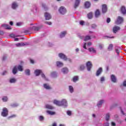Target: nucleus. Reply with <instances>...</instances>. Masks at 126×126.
Listing matches in <instances>:
<instances>
[{"mask_svg": "<svg viewBox=\"0 0 126 126\" xmlns=\"http://www.w3.org/2000/svg\"><path fill=\"white\" fill-rule=\"evenodd\" d=\"M53 103L59 107L62 106H64V107H66L67 106V101H66V100L64 99H63L61 101L57 100H54Z\"/></svg>", "mask_w": 126, "mask_h": 126, "instance_id": "1", "label": "nucleus"}, {"mask_svg": "<svg viewBox=\"0 0 126 126\" xmlns=\"http://www.w3.org/2000/svg\"><path fill=\"white\" fill-rule=\"evenodd\" d=\"M59 57L60 58V59H62V60H63L64 61H68L69 62H71V60L69 58H67L66 56L63 54V53H59Z\"/></svg>", "mask_w": 126, "mask_h": 126, "instance_id": "2", "label": "nucleus"}, {"mask_svg": "<svg viewBox=\"0 0 126 126\" xmlns=\"http://www.w3.org/2000/svg\"><path fill=\"white\" fill-rule=\"evenodd\" d=\"M8 115V110L7 108L4 107L2 109V112H1V116L2 117H7Z\"/></svg>", "mask_w": 126, "mask_h": 126, "instance_id": "3", "label": "nucleus"}, {"mask_svg": "<svg viewBox=\"0 0 126 126\" xmlns=\"http://www.w3.org/2000/svg\"><path fill=\"white\" fill-rule=\"evenodd\" d=\"M124 21V19L123 17L121 16H118L117 21L115 22L116 24L117 25H119V24H121V23H123Z\"/></svg>", "mask_w": 126, "mask_h": 126, "instance_id": "4", "label": "nucleus"}, {"mask_svg": "<svg viewBox=\"0 0 126 126\" xmlns=\"http://www.w3.org/2000/svg\"><path fill=\"white\" fill-rule=\"evenodd\" d=\"M59 12L61 14H65L66 13V9L63 6H61L59 9Z\"/></svg>", "mask_w": 126, "mask_h": 126, "instance_id": "5", "label": "nucleus"}, {"mask_svg": "<svg viewBox=\"0 0 126 126\" xmlns=\"http://www.w3.org/2000/svg\"><path fill=\"white\" fill-rule=\"evenodd\" d=\"M86 66L88 70L90 71V70H91V68H92V63H91L90 61L86 63Z\"/></svg>", "mask_w": 126, "mask_h": 126, "instance_id": "6", "label": "nucleus"}, {"mask_svg": "<svg viewBox=\"0 0 126 126\" xmlns=\"http://www.w3.org/2000/svg\"><path fill=\"white\" fill-rule=\"evenodd\" d=\"M108 11V8L107 7V5L103 4L102 5V13H106Z\"/></svg>", "mask_w": 126, "mask_h": 126, "instance_id": "7", "label": "nucleus"}, {"mask_svg": "<svg viewBox=\"0 0 126 126\" xmlns=\"http://www.w3.org/2000/svg\"><path fill=\"white\" fill-rule=\"evenodd\" d=\"M121 28H120V27L118 26H115L113 28V33H114L115 34H116V33H117V32H118V31H119V30H120Z\"/></svg>", "mask_w": 126, "mask_h": 126, "instance_id": "8", "label": "nucleus"}, {"mask_svg": "<svg viewBox=\"0 0 126 126\" xmlns=\"http://www.w3.org/2000/svg\"><path fill=\"white\" fill-rule=\"evenodd\" d=\"M44 16L46 20H50V19L52 18V16H51V14H50V13L48 12L45 13Z\"/></svg>", "mask_w": 126, "mask_h": 126, "instance_id": "9", "label": "nucleus"}, {"mask_svg": "<svg viewBox=\"0 0 126 126\" xmlns=\"http://www.w3.org/2000/svg\"><path fill=\"white\" fill-rule=\"evenodd\" d=\"M102 72H103V69L102 68V67H99L96 71V76H99V75H100V74H101Z\"/></svg>", "mask_w": 126, "mask_h": 126, "instance_id": "10", "label": "nucleus"}, {"mask_svg": "<svg viewBox=\"0 0 126 126\" xmlns=\"http://www.w3.org/2000/svg\"><path fill=\"white\" fill-rule=\"evenodd\" d=\"M11 7L12 9H16L18 7V4H17V2H13L12 3Z\"/></svg>", "mask_w": 126, "mask_h": 126, "instance_id": "11", "label": "nucleus"}, {"mask_svg": "<svg viewBox=\"0 0 126 126\" xmlns=\"http://www.w3.org/2000/svg\"><path fill=\"white\" fill-rule=\"evenodd\" d=\"M30 31H39L40 28L37 27H33L32 28H30Z\"/></svg>", "mask_w": 126, "mask_h": 126, "instance_id": "12", "label": "nucleus"}, {"mask_svg": "<svg viewBox=\"0 0 126 126\" xmlns=\"http://www.w3.org/2000/svg\"><path fill=\"white\" fill-rule=\"evenodd\" d=\"M79 3H80V0H75V4L74 5V8H77L78 5H79Z\"/></svg>", "mask_w": 126, "mask_h": 126, "instance_id": "13", "label": "nucleus"}, {"mask_svg": "<svg viewBox=\"0 0 126 126\" xmlns=\"http://www.w3.org/2000/svg\"><path fill=\"white\" fill-rule=\"evenodd\" d=\"M34 73L36 76H39L41 73H42V70L39 69H36L34 71Z\"/></svg>", "mask_w": 126, "mask_h": 126, "instance_id": "14", "label": "nucleus"}, {"mask_svg": "<svg viewBox=\"0 0 126 126\" xmlns=\"http://www.w3.org/2000/svg\"><path fill=\"white\" fill-rule=\"evenodd\" d=\"M29 45V43H19L16 44V46H17V47H21V46H26Z\"/></svg>", "mask_w": 126, "mask_h": 126, "instance_id": "15", "label": "nucleus"}, {"mask_svg": "<svg viewBox=\"0 0 126 126\" xmlns=\"http://www.w3.org/2000/svg\"><path fill=\"white\" fill-rule=\"evenodd\" d=\"M43 87L47 90H50L52 89V88L49 85H48L47 84H44Z\"/></svg>", "mask_w": 126, "mask_h": 126, "instance_id": "16", "label": "nucleus"}, {"mask_svg": "<svg viewBox=\"0 0 126 126\" xmlns=\"http://www.w3.org/2000/svg\"><path fill=\"white\" fill-rule=\"evenodd\" d=\"M100 14L101 13L100 12V10L99 9H96V10L95 12V17H99Z\"/></svg>", "mask_w": 126, "mask_h": 126, "instance_id": "17", "label": "nucleus"}, {"mask_svg": "<svg viewBox=\"0 0 126 126\" xmlns=\"http://www.w3.org/2000/svg\"><path fill=\"white\" fill-rule=\"evenodd\" d=\"M91 5V3L89 1H86L85 3V7H86V8H89Z\"/></svg>", "mask_w": 126, "mask_h": 126, "instance_id": "18", "label": "nucleus"}, {"mask_svg": "<svg viewBox=\"0 0 126 126\" xmlns=\"http://www.w3.org/2000/svg\"><path fill=\"white\" fill-rule=\"evenodd\" d=\"M126 7L124 6H122L121 8V11L122 13H123V14H126Z\"/></svg>", "mask_w": 126, "mask_h": 126, "instance_id": "19", "label": "nucleus"}, {"mask_svg": "<svg viewBox=\"0 0 126 126\" xmlns=\"http://www.w3.org/2000/svg\"><path fill=\"white\" fill-rule=\"evenodd\" d=\"M1 26L7 30L11 29V28H10V26H9L8 25H2Z\"/></svg>", "mask_w": 126, "mask_h": 126, "instance_id": "20", "label": "nucleus"}, {"mask_svg": "<svg viewBox=\"0 0 126 126\" xmlns=\"http://www.w3.org/2000/svg\"><path fill=\"white\" fill-rule=\"evenodd\" d=\"M111 81L112 82H116L117 78H116V76L114 75H112L111 77Z\"/></svg>", "mask_w": 126, "mask_h": 126, "instance_id": "21", "label": "nucleus"}, {"mask_svg": "<svg viewBox=\"0 0 126 126\" xmlns=\"http://www.w3.org/2000/svg\"><path fill=\"white\" fill-rule=\"evenodd\" d=\"M66 34V31H63L61 32L60 34V38H63L65 36V34Z\"/></svg>", "mask_w": 126, "mask_h": 126, "instance_id": "22", "label": "nucleus"}, {"mask_svg": "<svg viewBox=\"0 0 126 126\" xmlns=\"http://www.w3.org/2000/svg\"><path fill=\"white\" fill-rule=\"evenodd\" d=\"M12 72L14 74H16L17 73V66H15L13 68Z\"/></svg>", "mask_w": 126, "mask_h": 126, "instance_id": "23", "label": "nucleus"}, {"mask_svg": "<svg viewBox=\"0 0 126 126\" xmlns=\"http://www.w3.org/2000/svg\"><path fill=\"white\" fill-rule=\"evenodd\" d=\"M88 50L89 51V52H92L94 54L96 53V50L93 47L89 48L88 49Z\"/></svg>", "mask_w": 126, "mask_h": 126, "instance_id": "24", "label": "nucleus"}, {"mask_svg": "<svg viewBox=\"0 0 126 126\" xmlns=\"http://www.w3.org/2000/svg\"><path fill=\"white\" fill-rule=\"evenodd\" d=\"M46 108L47 109H49V110H53V109H54V107L50 104H46Z\"/></svg>", "mask_w": 126, "mask_h": 126, "instance_id": "25", "label": "nucleus"}, {"mask_svg": "<svg viewBox=\"0 0 126 126\" xmlns=\"http://www.w3.org/2000/svg\"><path fill=\"white\" fill-rule=\"evenodd\" d=\"M56 64L57 66H59V67H61V66H63V63H61L60 62H57L56 63Z\"/></svg>", "mask_w": 126, "mask_h": 126, "instance_id": "26", "label": "nucleus"}, {"mask_svg": "<svg viewBox=\"0 0 126 126\" xmlns=\"http://www.w3.org/2000/svg\"><path fill=\"white\" fill-rule=\"evenodd\" d=\"M62 72L63 73H67L68 72V69L67 68H63L62 69Z\"/></svg>", "mask_w": 126, "mask_h": 126, "instance_id": "27", "label": "nucleus"}, {"mask_svg": "<svg viewBox=\"0 0 126 126\" xmlns=\"http://www.w3.org/2000/svg\"><path fill=\"white\" fill-rule=\"evenodd\" d=\"M113 47V44H110L108 47V51H112Z\"/></svg>", "mask_w": 126, "mask_h": 126, "instance_id": "28", "label": "nucleus"}, {"mask_svg": "<svg viewBox=\"0 0 126 126\" xmlns=\"http://www.w3.org/2000/svg\"><path fill=\"white\" fill-rule=\"evenodd\" d=\"M10 83H15L16 82V80L15 78H11L9 80Z\"/></svg>", "mask_w": 126, "mask_h": 126, "instance_id": "29", "label": "nucleus"}, {"mask_svg": "<svg viewBox=\"0 0 126 126\" xmlns=\"http://www.w3.org/2000/svg\"><path fill=\"white\" fill-rule=\"evenodd\" d=\"M73 82H76L78 80V76H75L73 77V79H72Z\"/></svg>", "mask_w": 126, "mask_h": 126, "instance_id": "30", "label": "nucleus"}, {"mask_svg": "<svg viewBox=\"0 0 126 126\" xmlns=\"http://www.w3.org/2000/svg\"><path fill=\"white\" fill-rule=\"evenodd\" d=\"M84 41H88V40H91V37L89 35H87L84 38Z\"/></svg>", "mask_w": 126, "mask_h": 126, "instance_id": "31", "label": "nucleus"}, {"mask_svg": "<svg viewBox=\"0 0 126 126\" xmlns=\"http://www.w3.org/2000/svg\"><path fill=\"white\" fill-rule=\"evenodd\" d=\"M18 69L19 71H23V67L21 65H19L18 66Z\"/></svg>", "mask_w": 126, "mask_h": 126, "instance_id": "32", "label": "nucleus"}, {"mask_svg": "<svg viewBox=\"0 0 126 126\" xmlns=\"http://www.w3.org/2000/svg\"><path fill=\"white\" fill-rule=\"evenodd\" d=\"M88 17L89 19H91L92 17H93V15L92 14V13H89L88 14Z\"/></svg>", "mask_w": 126, "mask_h": 126, "instance_id": "33", "label": "nucleus"}, {"mask_svg": "<svg viewBox=\"0 0 126 126\" xmlns=\"http://www.w3.org/2000/svg\"><path fill=\"white\" fill-rule=\"evenodd\" d=\"M104 103V100H100L97 104V107H100V106H101V105H102V104H103Z\"/></svg>", "mask_w": 126, "mask_h": 126, "instance_id": "34", "label": "nucleus"}, {"mask_svg": "<svg viewBox=\"0 0 126 126\" xmlns=\"http://www.w3.org/2000/svg\"><path fill=\"white\" fill-rule=\"evenodd\" d=\"M105 120L106 121H109V120H110V114L107 113L106 115V117H105Z\"/></svg>", "mask_w": 126, "mask_h": 126, "instance_id": "35", "label": "nucleus"}, {"mask_svg": "<svg viewBox=\"0 0 126 126\" xmlns=\"http://www.w3.org/2000/svg\"><path fill=\"white\" fill-rule=\"evenodd\" d=\"M69 90L70 93H73V87H72V86H69Z\"/></svg>", "mask_w": 126, "mask_h": 126, "instance_id": "36", "label": "nucleus"}, {"mask_svg": "<svg viewBox=\"0 0 126 126\" xmlns=\"http://www.w3.org/2000/svg\"><path fill=\"white\" fill-rule=\"evenodd\" d=\"M85 69V66H84V65H81L80 66V68H79L80 70H84Z\"/></svg>", "mask_w": 126, "mask_h": 126, "instance_id": "37", "label": "nucleus"}, {"mask_svg": "<svg viewBox=\"0 0 126 126\" xmlns=\"http://www.w3.org/2000/svg\"><path fill=\"white\" fill-rule=\"evenodd\" d=\"M32 31H30V28H29V30H26L24 32L25 34H29L31 32H32Z\"/></svg>", "mask_w": 126, "mask_h": 126, "instance_id": "38", "label": "nucleus"}, {"mask_svg": "<svg viewBox=\"0 0 126 126\" xmlns=\"http://www.w3.org/2000/svg\"><path fill=\"white\" fill-rule=\"evenodd\" d=\"M25 73L26 75H30V70L29 69L26 70Z\"/></svg>", "mask_w": 126, "mask_h": 126, "instance_id": "39", "label": "nucleus"}, {"mask_svg": "<svg viewBox=\"0 0 126 126\" xmlns=\"http://www.w3.org/2000/svg\"><path fill=\"white\" fill-rule=\"evenodd\" d=\"M41 77H42V78H44V79H45V80H46V81H49V79H48V78L46 77V76L44 74H41Z\"/></svg>", "mask_w": 126, "mask_h": 126, "instance_id": "40", "label": "nucleus"}, {"mask_svg": "<svg viewBox=\"0 0 126 126\" xmlns=\"http://www.w3.org/2000/svg\"><path fill=\"white\" fill-rule=\"evenodd\" d=\"M8 99V98H7V97H6V96H4L2 98V100L3 102H6V101H7Z\"/></svg>", "mask_w": 126, "mask_h": 126, "instance_id": "41", "label": "nucleus"}, {"mask_svg": "<svg viewBox=\"0 0 126 126\" xmlns=\"http://www.w3.org/2000/svg\"><path fill=\"white\" fill-rule=\"evenodd\" d=\"M47 113L51 115H55V114H56V113H55L54 112H52L50 111H47Z\"/></svg>", "mask_w": 126, "mask_h": 126, "instance_id": "42", "label": "nucleus"}, {"mask_svg": "<svg viewBox=\"0 0 126 126\" xmlns=\"http://www.w3.org/2000/svg\"><path fill=\"white\" fill-rule=\"evenodd\" d=\"M96 27H97V26L95 24H93L92 25V28H93V29H95Z\"/></svg>", "mask_w": 126, "mask_h": 126, "instance_id": "43", "label": "nucleus"}, {"mask_svg": "<svg viewBox=\"0 0 126 126\" xmlns=\"http://www.w3.org/2000/svg\"><path fill=\"white\" fill-rule=\"evenodd\" d=\"M10 37H11V38H15V34H13V33H11L9 35Z\"/></svg>", "mask_w": 126, "mask_h": 126, "instance_id": "44", "label": "nucleus"}, {"mask_svg": "<svg viewBox=\"0 0 126 126\" xmlns=\"http://www.w3.org/2000/svg\"><path fill=\"white\" fill-rule=\"evenodd\" d=\"M39 119L40 121H44V117H43L42 116H39Z\"/></svg>", "mask_w": 126, "mask_h": 126, "instance_id": "45", "label": "nucleus"}, {"mask_svg": "<svg viewBox=\"0 0 126 126\" xmlns=\"http://www.w3.org/2000/svg\"><path fill=\"white\" fill-rule=\"evenodd\" d=\"M100 81L103 82V81H105V78L104 77H102L100 78Z\"/></svg>", "mask_w": 126, "mask_h": 126, "instance_id": "46", "label": "nucleus"}, {"mask_svg": "<svg viewBox=\"0 0 126 126\" xmlns=\"http://www.w3.org/2000/svg\"><path fill=\"white\" fill-rule=\"evenodd\" d=\"M67 114L68 116H71V111H68L67 112Z\"/></svg>", "mask_w": 126, "mask_h": 126, "instance_id": "47", "label": "nucleus"}, {"mask_svg": "<svg viewBox=\"0 0 126 126\" xmlns=\"http://www.w3.org/2000/svg\"><path fill=\"white\" fill-rule=\"evenodd\" d=\"M115 51L117 55L119 56V55H120V50H119V49H115Z\"/></svg>", "mask_w": 126, "mask_h": 126, "instance_id": "48", "label": "nucleus"}, {"mask_svg": "<svg viewBox=\"0 0 126 126\" xmlns=\"http://www.w3.org/2000/svg\"><path fill=\"white\" fill-rule=\"evenodd\" d=\"M15 117H16V115L15 114H13L11 116L9 117V119H10V118H15Z\"/></svg>", "mask_w": 126, "mask_h": 126, "instance_id": "49", "label": "nucleus"}, {"mask_svg": "<svg viewBox=\"0 0 126 126\" xmlns=\"http://www.w3.org/2000/svg\"><path fill=\"white\" fill-rule=\"evenodd\" d=\"M110 22H111V19L110 18H108L107 19V23H110Z\"/></svg>", "mask_w": 126, "mask_h": 126, "instance_id": "50", "label": "nucleus"}, {"mask_svg": "<svg viewBox=\"0 0 126 126\" xmlns=\"http://www.w3.org/2000/svg\"><path fill=\"white\" fill-rule=\"evenodd\" d=\"M45 23L48 25H52V22H46Z\"/></svg>", "mask_w": 126, "mask_h": 126, "instance_id": "51", "label": "nucleus"}, {"mask_svg": "<svg viewBox=\"0 0 126 126\" xmlns=\"http://www.w3.org/2000/svg\"><path fill=\"white\" fill-rule=\"evenodd\" d=\"M80 25H84V21H80Z\"/></svg>", "mask_w": 126, "mask_h": 126, "instance_id": "52", "label": "nucleus"}, {"mask_svg": "<svg viewBox=\"0 0 126 126\" xmlns=\"http://www.w3.org/2000/svg\"><path fill=\"white\" fill-rule=\"evenodd\" d=\"M99 47L100 48V49H103V44H99Z\"/></svg>", "mask_w": 126, "mask_h": 126, "instance_id": "53", "label": "nucleus"}, {"mask_svg": "<svg viewBox=\"0 0 126 126\" xmlns=\"http://www.w3.org/2000/svg\"><path fill=\"white\" fill-rule=\"evenodd\" d=\"M111 126H115L116 123H114L113 122H111Z\"/></svg>", "mask_w": 126, "mask_h": 126, "instance_id": "54", "label": "nucleus"}, {"mask_svg": "<svg viewBox=\"0 0 126 126\" xmlns=\"http://www.w3.org/2000/svg\"><path fill=\"white\" fill-rule=\"evenodd\" d=\"M103 126H109V123H105Z\"/></svg>", "mask_w": 126, "mask_h": 126, "instance_id": "55", "label": "nucleus"}, {"mask_svg": "<svg viewBox=\"0 0 126 126\" xmlns=\"http://www.w3.org/2000/svg\"><path fill=\"white\" fill-rule=\"evenodd\" d=\"M78 37H79L80 39H81V40L83 39V36H81V35H80V34H78Z\"/></svg>", "mask_w": 126, "mask_h": 126, "instance_id": "56", "label": "nucleus"}, {"mask_svg": "<svg viewBox=\"0 0 126 126\" xmlns=\"http://www.w3.org/2000/svg\"><path fill=\"white\" fill-rule=\"evenodd\" d=\"M6 60V57L3 56L2 58V61H5Z\"/></svg>", "mask_w": 126, "mask_h": 126, "instance_id": "57", "label": "nucleus"}, {"mask_svg": "<svg viewBox=\"0 0 126 126\" xmlns=\"http://www.w3.org/2000/svg\"><path fill=\"white\" fill-rule=\"evenodd\" d=\"M83 48H84V49H85L86 50L87 49V48H86V43H85V44L83 46Z\"/></svg>", "mask_w": 126, "mask_h": 126, "instance_id": "58", "label": "nucleus"}, {"mask_svg": "<svg viewBox=\"0 0 126 126\" xmlns=\"http://www.w3.org/2000/svg\"><path fill=\"white\" fill-rule=\"evenodd\" d=\"M92 45V42H90L88 43V46H91Z\"/></svg>", "mask_w": 126, "mask_h": 126, "instance_id": "59", "label": "nucleus"}, {"mask_svg": "<svg viewBox=\"0 0 126 126\" xmlns=\"http://www.w3.org/2000/svg\"><path fill=\"white\" fill-rule=\"evenodd\" d=\"M123 86H125V87H126V81L124 82Z\"/></svg>", "mask_w": 126, "mask_h": 126, "instance_id": "60", "label": "nucleus"}, {"mask_svg": "<svg viewBox=\"0 0 126 126\" xmlns=\"http://www.w3.org/2000/svg\"><path fill=\"white\" fill-rule=\"evenodd\" d=\"M30 62H31V63H34V60L31 59Z\"/></svg>", "mask_w": 126, "mask_h": 126, "instance_id": "61", "label": "nucleus"}, {"mask_svg": "<svg viewBox=\"0 0 126 126\" xmlns=\"http://www.w3.org/2000/svg\"><path fill=\"white\" fill-rule=\"evenodd\" d=\"M52 126H57V123H54L52 124Z\"/></svg>", "mask_w": 126, "mask_h": 126, "instance_id": "62", "label": "nucleus"}, {"mask_svg": "<svg viewBox=\"0 0 126 126\" xmlns=\"http://www.w3.org/2000/svg\"><path fill=\"white\" fill-rule=\"evenodd\" d=\"M3 32H2V31H0V35H3Z\"/></svg>", "mask_w": 126, "mask_h": 126, "instance_id": "63", "label": "nucleus"}, {"mask_svg": "<svg viewBox=\"0 0 126 126\" xmlns=\"http://www.w3.org/2000/svg\"><path fill=\"white\" fill-rule=\"evenodd\" d=\"M19 39L18 38H16L14 39V41H19Z\"/></svg>", "mask_w": 126, "mask_h": 126, "instance_id": "64", "label": "nucleus"}]
</instances>
